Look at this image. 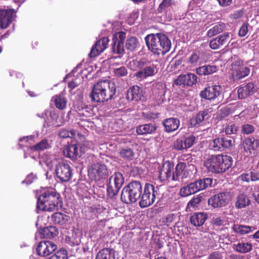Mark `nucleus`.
<instances>
[{"label": "nucleus", "instance_id": "nucleus-1", "mask_svg": "<svg viewBox=\"0 0 259 259\" xmlns=\"http://www.w3.org/2000/svg\"><path fill=\"white\" fill-rule=\"evenodd\" d=\"M160 187L147 183L142 195V186L139 181H132L123 187L121 194V200L126 204L135 203L141 196L139 205L142 208L147 207L152 205L156 197L159 194Z\"/></svg>", "mask_w": 259, "mask_h": 259}, {"label": "nucleus", "instance_id": "nucleus-2", "mask_svg": "<svg viewBox=\"0 0 259 259\" xmlns=\"http://www.w3.org/2000/svg\"><path fill=\"white\" fill-rule=\"evenodd\" d=\"M115 93L114 83L107 80H102L94 85L90 97L95 102H104L111 99Z\"/></svg>", "mask_w": 259, "mask_h": 259}, {"label": "nucleus", "instance_id": "nucleus-3", "mask_svg": "<svg viewBox=\"0 0 259 259\" xmlns=\"http://www.w3.org/2000/svg\"><path fill=\"white\" fill-rule=\"evenodd\" d=\"M145 41L149 50L158 55L165 54L171 48L170 40L162 33L148 35Z\"/></svg>", "mask_w": 259, "mask_h": 259}, {"label": "nucleus", "instance_id": "nucleus-4", "mask_svg": "<svg viewBox=\"0 0 259 259\" xmlns=\"http://www.w3.org/2000/svg\"><path fill=\"white\" fill-rule=\"evenodd\" d=\"M62 203L60 195L54 189L42 192L37 199V208L40 210L53 211Z\"/></svg>", "mask_w": 259, "mask_h": 259}, {"label": "nucleus", "instance_id": "nucleus-5", "mask_svg": "<svg viewBox=\"0 0 259 259\" xmlns=\"http://www.w3.org/2000/svg\"><path fill=\"white\" fill-rule=\"evenodd\" d=\"M232 164V157L223 154L211 155L204 162V166L209 171L215 174L224 172L231 167Z\"/></svg>", "mask_w": 259, "mask_h": 259}, {"label": "nucleus", "instance_id": "nucleus-6", "mask_svg": "<svg viewBox=\"0 0 259 259\" xmlns=\"http://www.w3.org/2000/svg\"><path fill=\"white\" fill-rule=\"evenodd\" d=\"M124 182L122 174L119 172H115L111 176L107 185V195L109 198H113L118 194Z\"/></svg>", "mask_w": 259, "mask_h": 259}, {"label": "nucleus", "instance_id": "nucleus-7", "mask_svg": "<svg viewBox=\"0 0 259 259\" xmlns=\"http://www.w3.org/2000/svg\"><path fill=\"white\" fill-rule=\"evenodd\" d=\"M232 62V75L234 80L241 79L247 76L250 72L249 69L243 65V61L234 55L230 59Z\"/></svg>", "mask_w": 259, "mask_h": 259}, {"label": "nucleus", "instance_id": "nucleus-8", "mask_svg": "<svg viewBox=\"0 0 259 259\" xmlns=\"http://www.w3.org/2000/svg\"><path fill=\"white\" fill-rule=\"evenodd\" d=\"M88 174L91 179L99 181L106 178L109 175V171L105 164L96 163L89 166Z\"/></svg>", "mask_w": 259, "mask_h": 259}, {"label": "nucleus", "instance_id": "nucleus-9", "mask_svg": "<svg viewBox=\"0 0 259 259\" xmlns=\"http://www.w3.org/2000/svg\"><path fill=\"white\" fill-rule=\"evenodd\" d=\"M140 69L135 73V76L139 80H142L146 78L154 76L157 72L156 67L154 64L147 65V62L144 60L139 61Z\"/></svg>", "mask_w": 259, "mask_h": 259}, {"label": "nucleus", "instance_id": "nucleus-10", "mask_svg": "<svg viewBox=\"0 0 259 259\" xmlns=\"http://www.w3.org/2000/svg\"><path fill=\"white\" fill-rule=\"evenodd\" d=\"M235 141L231 138L220 137L210 142V149L214 151H223L233 147Z\"/></svg>", "mask_w": 259, "mask_h": 259}, {"label": "nucleus", "instance_id": "nucleus-11", "mask_svg": "<svg viewBox=\"0 0 259 259\" xmlns=\"http://www.w3.org/2000/svg\"><path fill=\"white\" fill-rule=\"evenodd\" d=\"M56 173L61 182H68L72 175L70 166L64 162H60L56 166Z\"/></svg>", "mask_w": 259, "mask_h": 259}, {"label": "nucleus", "instance_id": "nucleus-12", "mask_svg": "<svg viewBox=\"0 0 259 259\" xmlns=\"http://www.w3.org/2000/svg\"><path fill=\"white\" fill-rule=\"evenodd\" d=\"M57 248V246L50 241L40 242L36 248V252L38 255L42 257L47 256L54 252Z\"/></svg>", "mask_w": 259, "mask_h": 259}, {"label": "nucleus", "instance_id": "nucleus-13", "mask_svg": "<svg viewBox=\"0 0 259 259\" xmlns=\"http://www.w3.org/2000/svg\"><path fill=\"white\" fill-rule=\"evenodd\" d=\"M228 192H222L212 196L208 200V203L214 208L225 206L229 203Z\"/></svg>", "mask_w": 259, "mask_h": 259}, {"label": "nucleus", "instance_id": "nucleus-14", "mask_svg": "<svg viewBox=\"0 0 259 259\" xmlns=\"http://www.w3.org/2000/svg\"><path fill=\"white\" fill-rule=\"evenodd\" d=\"M222 93V88L220 85H212L205 88L201 92L200 97L202 98L211 100L218 98Z\"/></svg>", "mask_w": 259, "mask_h": 259}, {"label": "nucleus", "instance_id": "nucleus-15", "mask_svg": "<svg viewBox=\"0 0 259 259\" xmlns=\"http://www.w3.org/2000/svg\"><path fill=\"white\" fill-rule=\"evenodd\" d=\"M207 60V58L205 53L195 51L190 55L187 62L192 66H197L206 62Z\"/></svg>", "mask_w": 259, "mask_h": 259}, {"label": "nucleus", "instance_id": "nucleus-16", "mask_svg": "<svg viewBox=\"0 0 259 259\" xmlns=\"http://www.w3.org/2000/svg\"><path fill=\"white\" fill-rule=\"evenodd\" d=\"M197 82V76L191 73H188L185 74H182L175 80V83L176 85H184L187 86H192Z\"/></svg>", "mask_w": 259, "mask_h": 259}, {"label": "nucleus", "instance_id": "nucleus-17", "mask_svg": "<svg viewBox=\"0 0 259 259\" xmlns=\"http://www.w3.org/2000/svg\"><path fill=\"white\" fill-rule=\"evenodd\" d=\"M108 41V38L105 37L97 41L95 45L92 47L89 54V57H95L103 52L107 47Z\"/></svg>", "mask_w": 259, "mask_h": 259}, {"label": "nucleus", "instance_id": "nucleus-18", "mask_svg": "<svg viewBox=\"0 0 259 259\" xmlns=\"http://www.w3.org/2000/svg\"><path fill=\"white\" fill-rule=\"evenodd\" d=\"M186 164L184 162H179L176 167V170L173 172L172 180L174 181H183L186 179L188 174L186 170Z\"/></svg>", "mask_w": 259, "mask_h": 259}, {"label": "nucleus", "instance_id": "nucleus-19", "mask_svg": "<svg viewBox=\"0 0 259 259\" xmlns=\"http://www.w3.org/2000/svg\"><path fill=\"white\" fill-rule=\"evenodd\" d=\"M180 124V120L176 118H169L162 121V124L164 127V131L168 133L178 130Z\"/></svg>", "mask_w": 259, "mask_h": 259}, {"label": "nucleus", "instance_id": "nucleus-20", "mask_svg": "<svg viewBox=\"0 0 259 259\" xmlns=\"http://www.w3.org/2000/svg\"><path fill=\"white\" fill-rule=\"evenodd\" d=\"M13 15L12 10L0 11V27L6 28L10 24Z\"/></svg>", "mask_w": 259, "mask_h": 259}, {"label": "nucleus", "instance_id": "nucleus-21", "mask_svg": "<svg viewBox=\"0 0 259 259\" xmlns=\"http://www.w3.org/2000/svg\"><path fill=\"white\" fill-rule=\"evenodd\" d=\"M143 96V90L137 85L131 87L126 93V99L129 101L141 100Z\"/></svg>", "mask_w": 259, "mask_h": 259}, {"label": "nucleus", "instance_id": "nucleus-22", "mask_svg": "<svg viewBox=\"0 0 259 259\" xmlns=\"http://www.w3.org/2000/svg\"><path fill=\"white\" fill-rule=\"evenodd\" d=\"M242 146L245 151L251 154L259 146V140L254 138H246L243 142Z\"/></svg>", "mask_w": 259, "mask_h": 259}, {"label": "nucleus", "instance_id": "nucleus-23", "mask_svg": "<svg viewBox=\"0 0 259 259\" xmlns=\"http://www.w3.org/2000/svg\"><path fill=\"white\" fill-rule=\"evenodd\" d=\"M254 92V85L252 83L242 85L238 89V96L240 99H244Z\"/></svg>", "mask_w": 259, "mask_h": 259}, {"label": "nucleus", "instance_id": "nucleus-24", "mask_svg": "<svg viewBox=\"0 0 259 259\" xmlns=\"http://www.w3.org/2000/svg\"><path fill=\"white\" fill-rule=\"evenodd\" d=\"M157 127L155 124L148 123L138 126L136 132L139 135L152 134L156 130Z\"/></svg>", "mask_w": 259, "mask_h": 259}, {"label": "nucleus", "instance_id": "nucleus-25", "mask_svg": "<svg viewBox=\"0 0 259 259\" xmlns=\"http://www.w3.org/2000/svg\"><path fill=\"white\" fill-rule=\"evenodd\" d=\"M207 219V214L204 212L195 213L190 217V222L196 227L202 226Z\"/></svg>", "mask_w": 259, "mask_h": 259}, {"label": "nucleus", "instance_id": "nucleus-26", "mask_svg": "<svg viewBox=\"0 0 259 259\" xmlns=\"http://www.w3.org/2000/svg\"><path fill=\"white\" fill-rule=\"evenodd\" d=\"M63 153L68 158L76 159L79 156L78 146L75 144L69 145L64 149Z\"/></svg>", "mask_w": 259, "mask_h": 259}, {"label": "nucleus", "instance_id": "nucleus-27", "mask_svg": "<svg viewBox=\"0 0 259 259\" xmlns=\"http://www.w3.org/2000/svg\"><path fill=\"white\" fill-rule=\"evenodd\" d=\"M209 117L208 111H202L199 112L192 117L190 120V123L192 126H196L202 121L208 119Z\"/></svg>", "mask_w": 259, "mask_h": 259}, {"label": "nucleus", "instance_id": "nucleus-28", "mask_svg": "<svg viewBox=\"0 0 259 259\" xmlns=\"http://www.w3.org/2000/svg\"><path fill=\"white\" fill-rule=\"evenodd\" d=\"M232 248L237 252L246 253L252 250V246L250 243L240 242L233 244Z\"/></svg>", "mask_w": 259, "mask_h": 259}, {"label": "nucleus", "instance_id": "nucleus-29", "mask_svg": "<svg viewBox=\"0 0 259 259\" xmlns=\"http://www.w3.org/2000/svg\"><path fill=\"white\" fill-rule=\"evenodd\" d=\"M96 259H115V251L112 248H104L97 254Z\"/></svg>", "mask_w": 259, "mask_h": 259}, {"label": "nucleus", "instance_id": "nucleus-30", "mask_svg": "<svg viewBox=\"0 0 259 259\" xmlns=\"http://www.w3.org/2000/svg\"><path fill=\"white\" fill-rule=\"evenodd\" d=\"M70 217L62 212H55L52 215L51 219L55 224L62 226L66 224Z\"/></svg>", "mask_w": 259, "mask_h": 259}, {"label": "nucleus", "instance_id": "nucleus-31", "mask_svg": "<svg viewBox=\"0 0 259 259\" xmlns=\"http://www.w3.org/2000/svg\"><path fill=\"white\" fill-rule=\"evenodd\" d=\"M250 203V201L248 197L243 193H240L236 197L235 206L237 208H244Z\"/></svg>", "mask_w": 259, "mask_h": 259}, {"label": "nucleus", "instance_id": "nucleus-32", "mask_svg": "<svg viewBox=\"0 0 259 259\" xmlns=\"http://www.w3.org/2000/svg\"><path fill=\"white\" fill-rule=\"evenodd\" d=\"M112 44V51L119 55H122L124 52L123 47V42L121 40H118L117 38H113Z\"/></svg>", "mask_w": 259, "mask_h": 259}, {"label": "nucleus", "instance_id": "nucleus-33", "mask_svg": "<svg viewBox=\"0 0 259 259\" xmlns=\"http://www.w3.org/2000/svg\"><path fill=\"white\" fill-rule=\"evenodd\" d=\"M58 233L57 229L54 226H49L43 229L41 234L44 237L47 238H53Z\"/></svg>", "mask_w": 259, "mask_h": 259}, {"label": "nucleus", "instance_id": "nucleus-34", "mask_svg": "<svg viewBox=\"0 0 259 259\" xmlns=\"http://www.w3.org/2000/svg\"><path fill=\"white\" fill-rule=\"evenodd\" d=\"M174 169V166L170 163L164 165L159 174V177L163 180L170 178Z\"/></svg>", "mask_w": 259, "mask_h": 259}, {"label": "nucleus", "instance_id": "nucleus-35", "mask_svg": "<svg viewBox=\"0 0 259 259\" xmlns=\"http://www.w3.org/2000/svg\"><path fill=\"white\" fill-rule=\"evenodd\" d=\"M119 155L125 160L130 161L134 159L135 153L131 148H125L120 149Z\"/></svg>", "mask_w": 259, "mask_h": 259}, {"label": "nucleus", "instance_id": "nucleus-36", "mask_svg": "<svg viewBox=\"0 0 259 259\" xmlns=\"http://www.w3.org/2000/svg\"><path fill=\"white\" fill-rule=\"evenodd\" d=\"M139 42L135 37H131L127 39L125 43V48L131 51H134L139 47Z\"/></svg>", "mask_w": 259, "mask_h": 259}, {"label": "nucleus", "instance_id": "nucleus-37", "mask_svg": "<svg viewBox=\"0 0 259 259\" xmlns=\"http://www.w3.org/2000/svg\"><path fill=\"white\" fill-rule=\"evenodd\" d=\"M232 229L235 233L240 235H244L251 231V227L248 226L234 225L232 227Z\"/></svg>", "mask_w": 259, "mask_h": 259}, {"label": "nucleus", "instance_id": "nucleus-38", "mask_svg": "<svg viewBox=\"0 0 259 259\" xmlns=\"http://www.w3.org/2000/svg\"><path fill=\"white\" fill-rule=\"evenodd\" d=\"M54 99L57 108L62 110L66 107V100L63 96L57 95L54 97Z\"/></svg>", "mask_w": 259, "mask_h": 259}, {"label": "nucleus", "instance_id": "nucleus-39", "mask_svg": "<svg viewBox=\"0 0 259 259\" xmlns=\"http://www.w3.org/2000/svg\"><path fill=\"white\" fill-rule=\"evenodd\" d=\"M224 28V25L223 24L215 25L208 30L207 35L210 37H212L221 32L223 30Z\"/></svg>", "mask_w": 259, "mask_h": 259}, {"label": "nucleus", "instance_id": "nucleus-40", "mask_svg": "<svg viewBox=\"0 0 259 259\" xmlns=\"http://www.w3.org/2000/svg\"><path fill=\"white\" fill-rule=\"evenodd\" d=\"M174 0H163L159 6L158 11L160 13L165 12L167 10L170 9V8L172 5H174Z\"/></svg>", "mask_w": 259, "mask_h": 259}, {"label": "nucleus", "instance_id": "nucleus-41", "mask_svg": "<svg viewBox=\"0 0 259 259\" xmlns=\"http://www.w3.org/2000/svg\"><path fill=\"white\" fill-rule=\"evenodd\" d=\"M76 131L74 130L69 131L65 128L61 129L58 133V135L60 138L65 139L67 138H72L76 134Z\"/></svg>", "mask_w": 259, "mask_h": 259}, {"label": "nucleus", "instance_id": "nucleus-42", "mask_svg": "<svg viewBox=\"0 0 259 259\" xmlns=\"http://www.w3.org/2000/svg\"><path fill=\"white\" fill-rule=\"evenodd\" d=\"M197 182L200 190H202L211 186L212 183V179L210 178H206L199 179L197 180Z\"/></svg>", "mask_w": 259, "mask_h": 259}, {"label": "nucleus", "instance_id": "nucleus-43", "mask_svg": "<svg viewBox=\"0 0 259 259\" xmlns=\"http://www.w3.org/2000/svg\"><path fill=\"white\" fill-rule=\"evenodd\" d=\"M65 243L68 246H77L80 244V239L76 235H72L71 236H66Z\"/></svg>", "mask_w": 259, "mask_h": 259}, {"label": "nucleus", "instance_id": "nucleus-44", "mask_svg": "<svg viewBox=\"0 0 259 259\" xmlns=\"http://www.w3.org/2000/svg\"><path fill=\"white\" fill-rule=\"evenodd\" d=\"M239 130V127L234 124H228L223 130V132L226 135H233L237 134Z\"/></svg>", "mask_w": 259, "mask_h": 259}, {"label": "nucleus", "instance_id": "nucleus-45", "mask_svg": "<svg viewBox=\"0 0 259 259\" xmlns=\"http://www.w3.org/2000/svg\"><path fill=\"white\" fill-rule=\"evenodd\" d=\"M50 147L48 140L44 139L40 142L34 145L32 149L36 151H41L47 149Z\"/></svg>", "mask_w": 259, "mask_h": 259}, {"label": "nucleus", "instance_id": "nucleus-46", "mask_svg": "<svg viewBox=\"0 0 259 259\" xmlns=\"http://www.w3.org/2000/svg\"><path fill=\"white\" fill-rule=\"evenodd\" d=\"M184 141L182 138L177 139L173 143V149L177 151H183L186 149L185 147Z\"/></svg>", "mask_w": 259, "mask_h": 259}, {"label": "nucleus", "instance_id": "nucleus-47", "mask_svg": "<svg viewBox=\"0 0 259 259\" xmlns=\"http://www.w3.org/2000/svg\"><path fill=\"white\" fill-rule=\"evenodd\" d=\"M113 72L115 76L117 77L125 76L127 74V69L124 66H121L114 68Z\"/></svg>", "mask_w": 259, "mask_h": 259}, {"label": "nucleus", "instance_id": "nucleus-48", "mask_svg": "<svg viewBox=\"0 0 259 259\" xmlns=\"http://www.w3.org/2000/svg\"><path fill=\"white\" fill-rule=\"evenodd\" d=\"M184 145L186 149L191 147L195 143L196 137L193 135H190L186 137L184 140Z\"/></svg>", "mask_w": 259, "mask_h": 259}, {"label": "nucleus", "instance_id": "nucleus-49", "mask_svg": "<svg viewBox=\"0 0 259 259\" xmlns=\"http://www.w3.org/2000/svg\"><path fill=\"white\" fill-rule=\"evenodd\" d=\"M194 194L190 184L183 187L180 189V195L182 197H186Z\"/></svg>", "mask_w": 259, "mask_h": 259}, {"label": "nucleus", "instance_id": "nucleus-50", "mask_svg": "<svg viewBox=\"0 0 259 259\" xmlns=\"http://www.w3.org/2000/svg\"><path fill=\"white\" fill-rule=\"evenodd\" d=\"M176 219V215L174 213L167 214L163 221V222L167 226L173 225L175 224V221Z\"/></svg>", "mask_w": 259, "mask_h": 259}, {"label": "nucleus", "instance_id": "nucleus-51", "mask_svg": "<svg viewBox=\"0 0 259 259\" xmlns=\"http://www.w3.org/2000/svg\"><path fill=\"white\" fill-rule=\"evenodd\" d=\"M221 46L226 44L230 39L229 32H226L217 37Z\"/></svg>", "mask_w": 259, "mask_h": 259}, {"label": "nucleus", "instance_id": "nucleus-52", "mask_svg": "<svg viewBox=\"0 0 259 259\" xmlns=\"http://www.w3.org/2000/svg\"><path fill=\"white\" fill-rule=\"evenodd\" d=\"M254 131V126L250 124H245L242 126L241 132L243 134L248 135L253 133Z\"/></svg>", "mask_w": 259, "mask_h": 259}, {"label": "nucleus", "instance_id": "nucleus-53", "mask_svg": "<svg viewBox=\"0 0 259 259\" xmlns=\"http://www.w3.org/2000/svg\"><path fill=\"white\" fill-rule=\"evenodd\" d=\"M57 259H67V252L65 249H60L55 254Z\"/></svg>", "mask_w": 259, "mask_h": 259}, {"label": "nucleus", "instance_id": "nucleus-54", "mask_svg": "<svg viewBox=\"0 0 259 259\" xmlns=\"http://www.w3.org/2000/svg\"><path fill=\"white\" fill-rule=\"evenodd\" d=\"M212 222L214 225L217 226H225L227 225V221L225 218L217 217L212 219Z\"/></svg>", "mask_w": 259, "mask_h": 259}, {"label": "nucleus", "instance_id": "nucleus-55", "mask_svg": "<svg viewBox=\"0 0 259 259\" xmlns=\"http://www.w3.org/2000/svg\"><path fill=\"white\" fill-rule=\"evenodd\" d=\"M248 26L249 25L247 23H244L241 26L238 32L239 36L244 37L247 34L248 31Z\"/></svg>", "mask_w": 259, "mask_h": 259}, {"label": "nucleus", "instance_id": "nucleus-56", "mask_svg": "<svg viewBox=\"0 0 259 259\" xmlns=\"http://www.w3.org/2000/svg\"><path fill=\"white\" fill-rule=\"evenodd\" d=\"M204 67L205 75L211 74L217 71V67L214 65H205Z\"/></svg>", "mask_w": 259, "mask_h": 259}, {"label": "nucleus", "instance_id": "nucleus-57", "mask_svg": "<svg viewBox=\"0 0 259 259\" xmlns=\"http://www.w3.org/2000/svg\"><path fill=\"white\" fill-rule=\"evenodd\" d=\"M223 257L222 252L219 251H214L208 255L207 259H223Z\"/></svg>", "mask_w": 259, "mask_h": 259}, {"label": "nucleus", "instance_id": "nucleus-58", "mask_svg": "<svg viewBox=\"0 0 259 259\" xmlns=\"http://www.w3.org/2000/svg\"><path fill=\"white\" fill-rule=\"evenodd\" d=\"M201 201V197H197L192 199L188 204V206L194 207L197 206Z\"/></svg>", "mask_w": 259, "mask_h": 259}, {"label": "nucleus", "instance_id": "nucleus-59", "mask_svg": "<svg viewBox=\"0 0 259 259\" xmlns=\"http://www.w3.org/2000/svg\"><path fill=\"white\" fill-rule=\"evenodd\" d=\"M210 47L213 50H217L221 47L218 38L211 40L209 42Z\"/></svg>", "mask_w": 259, "mask_h": 259}, {"label": "nucleus", "instance_id": "nucleus-60", "mask_svg": "<svg viewBox=\"0 0 259 259\" xmlns=\"http://www.w3.org/2000/svg\"><path fill=\"white\" fill-rule=\"evenodd\" d=\"M125 33L122 31H120L116 33L115 35L113 36V38H117L118 40H121V42H123L125 38Z\"/></svg>", "mask_w": 259, "mask_h": 259}, {"label": "nucleus", "instance_id": "nucleus-61", "mask_svg": "<svg viewBox=\"0 0 259 259\" xmlns=\"http://www.w3.org/2000/svg\"><path fill=\"white\" fill-rule=\"evenodd\" d=\"M190 185L191 187L192 188V191H193V192L194 193V194L199 191H201L199 188V187L198 186V184L197 181L194 182L193 183H190Z\"/></svg>", "mask_w": 259, "mask_h": 259}, {"label": "nucleus", "instance_id": "nucleus-62", "mask_svg": "<svg viewBox=\"0 0 259 259\" xmlns=\"http://www.w3.org/2000/svg\"><path fill=\"white\" fill-rule=\"evenodd\" d=\"M250 179L252 181L259 180V172L252 171L250 172Z\"/></svg>", "mask_w": 259, "mask_h": 259}, {"label": "nucleus", "instance_id": "nucleus-63", "mask_svg": "<svg viewBox=\"0 0 259 259\" xmlns=\"http://www.w3.org/2000/svg\"><path fill=\"white\" fill-rule=\"evenodd\" d=\"M220 5L223 7H225L230 5L232 2V0H218Z\"/></svg>", "mask_w": 259, "mask_h": 259}, {"label": "nucleus", "instance_id": "nucleus-64", "mask_svg": "<svg viewBox=\"0 0 259 259\" xmlns=\"http://www.w3.org/2000/svg\"><path fill=\"white\" fill-rule=\"evenodd\" d=\"M240 179L243 181L248 182L250 179V175L248 174H243L240 177Z\"/></svg>", "mask_w": 259, "mask_h": 259}]
</instances>
